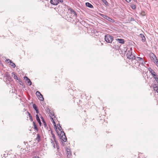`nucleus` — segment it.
Instances as JSON below:
<instances>
[{
    "label": "nucleus",
    "instance_id": "dca6fc26",
    "mask_svg": "<svg viewBox=\"0 0 158 158\" xmlns=\"http://www.w3.org/2000/svg\"><path fill=\"white\" fill-rule=\"evenodd\" d=\"M139 36L142 38V41L143 42H144L146 40L145 38L144 35L142 34H140L139 35Z\"/></svg>",
    "mask_w": 158,
    "mask_h": 158
},
{
    "label": "nucleus",
    "instance_id": "9d476101",
    "mask_svg": "<svg viewBox=\"0 0 158 158\" xmlns=\"http://www.w3.org/2000/svg\"><path fill=\"white\" fill-rule=\"evenodd\" d=\"M51 143H52V145H53V147L55 148V144L54 143V141L55 142L56 146V148L58 149L59 148V146L58 145V144L57 143V142L56 139H53V140L52 139H51Z\"/></svg>",
    "mask_w": 158,
    "mask_h": 158
},
{
    "label": "nucleus",
    "instance_id": "e433bc0d",
    "mask_svg": "<svg viewBox=\"0 0 158 158\" xmlns=\"http://www.w3.org/2000/svg\"><path fill=\"white\" fill-rule=\"evenodd\" d=\"M41 118L42 119V122H43V123H45V122L44 119V118L42 116L41 117Z\"/></svg>",
    "mask_w": 158,
    "mask_h": 158
},
{
    "label": "nucleus",
    "instance_id": "bb28decb",
    "mask_svg": "<svg viewBox=\"0 0 158 158\" xmlns=\"http://www.w3.org/2000/svg\"><path fill=\"white\" fill-rule=\"evenodd\" d=\"M150 57L151 59H152L153 57H154L155 58H156V56L153 53H151L150 54Z\"/></svg>",
    "mask_w": 158,
    "mask_h": 158
},
{
    "label": "nucleus",
    "instance_id": "1a4fd4ad",
    "mask_svg": "<svg viewBox=\"0 0 158 158\" xmlns=\"http://www.w3.org/2000/svg\"><path fill=\"white\" fill-rule=\"evenodd\" d=\"M51 143H52V145H53V147L55 148V144L54 143V141L55 142L56 146V148L58 149L59 148V146L58 145V144L57 143V142L56 139H53V140L52 139H51Z\"/></svg>",
    "mask_w": 158,
    "mask_h": 158
},
{
    "label": "nucleus",
    "instance_id": "5701e85b",
    "mask_svg": "<svg viewBox=\"0 0 158 158\" xmlns=\"http://www.w3.org/2000/svg\"><path fill=\"white\" fill-rule=\"evenodd\" d=\"M10 64L12 67L13 68H15L16 65L11 60V62H10Z\"/></svg>",
    "mask_w": 158,
    "mask_h": 158
},
{
    "label": "nucleus",
    "instance_id": "a18cd8bd",
    "mask_svg": "<svg viewBox=\"0 0 158 158\" xmlns=\"http://www.w3.org/2000/svg\"><path fill=\"white\" fill-rule=\"evenodd\" d=\"M134 0V1H136V0Z\"/></svg>",
    "mask_w": 158,
    "mask_h": 158
},
{
    "label": "nucleus",
    "instance_id": "c9c22d12",
    "mask_svg": "<svg viewBox=\"0 0 158 158\" xmlns=\"http://www.w3.org/2000/svg\"><path fill=\"white\" fill-rule=\"evenodd\" d=\"M141 15L143 16H145L146 15L145 12L144 11H143L141 12Z\"/></svg>",
    "mask_w": 158,
    "mask_h": 158
},
{
    "label": "nucleus",
    "instance_id": "a211bd4d",
    "mask_svg": "<svg viewBox=\"0 0 158 158\" xmlns=\"http://www.w3.org/2000/svg\"><path fill=\"white\" fill-rule=\"evenodd\" d=\"M139 63L140 64V65L141 64L142 65H144L145 64V63L144 62L142 58L141 60L139 62Z\"/></svg>",
    "mask_w": 158,
    "mask_h": 158
},
{
    "label": "nucleus",
    "instance_id": "9b49d317",
    "mask_svg": "<svg viewBox=\"0 0 158 158\" xmlns=\"http://www.w3.org/2000/svg\"><path fill=\"white\" fill-rule=\"evenodd\" d=\"M50 3L52 4L56 5L58 3V0H50Z\"/></svg>",
    "mask_w": 158,
    "mask_h": 158
},
{
    "label": "nucleus",
    "instance_id": "39448f33",
    "mask_svg": "<svg viewBox=\"0 0 158 158\" xmlns=\"http://www.w3.org/2000/svg\"><path fill=\"white\" fill-rule=\"evenodd\" d=\"M149 70L151 73L152 76H153L154 78L156 81L157 83L158 84V76L156 74V73L151 68L149 69Z\"/></svg>",
    "mask_w": 158,
    "mask_h": 158
},
{
    "label": "nucleus",
    "instance_id": "37998d69",
    "mask_svg": "<svg viewBox=\"0 0 158 158\" xmlns=\"http://www.w3.org/2000/svg\"><path fill=\"white\" fill-rule=\"evenodd\" d=\"M126 1L128 2H131V0H126Z\"/></svg>",
    "mask_w": 158,
    "mask_h": 158
},
{
    "label": "nucleus",
    "instance_id": "7ed1b4c3",
    "mask_svg": "<svg viewBox=\"0 0 158 158\" xmlns=\"http://www.w3.org/2000/svg\"><path fill=\"white\" fill-rule=\"evenodd\" d=\"M142 58L139 57H136L135 59V61H134V62L133 64H131V65L135 66L136 68L138 67L140 65V64L139 62L141 60Z\"/></svg>",
    "mask_w": 158,
    "mask_h": 158
},
{
    "label": "nucleus",
    "instance_id": "0eeeda50",
    "mask_svg": "<svg viewBox=\"0 0 158 158\" xmlns=\"http://www.w3.org/2000/svg\"><path fill=\"white\" fill-rule=\"evenodd\" d=\"M4 77H6L5 80L6 81H8L9 82L11 81H12V78L10 75L9 73L6 72L4 74Z\"/></svg>",
    "mask_w": 158,
    "mask_h": 158
},
{
    "label": "nucleus",
    "instance_id": "49530a36",
    "mask_svg": "<svg viewBox=\"0 0 158 158\" xmlns=\"http://www.w3.org/2000/svg\"><path fill=\"white\" fill-rule=\"evenodd\" d=\"M14 76V75H13V76Z\"/></svg>",
    "mask_w": 158,
    "mask_h": 158
},
{
    "label": "nucleus",
    "instance_id": "f03ea898",
    "mask_svg": "<svg viewBox=\"0 0 158 158\" xmlns=\"http://www.w3.org/2000/svg\"><path fill=\"white\" fill-rule=\"evenodd\" d=\"M69 10L70 12L69 15V16L70 18L73 19V21H74V20L76 19L77 14L76 12L72 9H69Z\"/></svg>",
    "mask_w": 158,
    "mask_h": 158
},
{
    "label": "nucleus",
    "instance_id": "c85d7f7f",
    "mask_svg": "<svg viewBox=\"0 0 158 158\" xmlns=\"http://www.w3.org/2000/svg\"><path fill=\"white\" fill-rule=\"evenodd\" d=\"M107 6L108 5V3L106 0H101Z\"/></svg>",
    "mask_w": 158,
    "mask_h": 158
},
{
    "label": "nucleus",
    "instance_id": "2eb2a0df",
    "mask_svg": "<svg viewBox=\"0 0 158 158\" xmlns=\"http://www.w3.org/2000/svg\"><path fill=\"white\" fill-rule=\"evenodd\" d=\"M36 117L37 121L39 123L40 125V126L41 124V123L40 118L37 114L36 115Z\"/></svg>",
    "mask_w": 158,
    "mask_h": 158
},
{
    "label": "nucleus",
    "instance_id": "f3484780",
    "mask_svg": "<svg viewBox=\"0 0 158 158\" xmlns=\"http://www.w3.org/2000/svg\"><path fill=\"white\" fill-rule=\"evenodd\" d=\"M85 5L86 6L90 8H93V6L89 2H86Z\"/></svg>",
    "mask_w": 158,
    "mask_h": 158
},
{
    "label": "nucleus",
    "instance_id": "de8ad7c7",
    "mask_svg": "<svg viewBox=\"0 0 158 158\" xmlns=\"http://www.w3.org/2000/svg\"><path fill=\"white\" fill-rule=\"evenodd\" d=\"M0 62H1V61H0Z\"/></svg>",
    "mask_w": 158,
    "mask_h": 158
},
{
    "label": "nucleus",
    "instance_id": "ddd939ff",
    "mask_svg": "<svg viewBox=\"0 0 158 158\" xmlns=\"http://www.w3.org/2000/svg\"><path fill=\"white\" fill-rule=\"evenodd\" d=\"M116 40L119 43L123 44L124 43V40L123 39L117 38Z\"/></svg>",
    "mask_w": 158,
    "mask_h": 158
},
{
    "label": "nucleus",
    "instance_id": "aec40b11",
    "mask_svg": "<svg viewBox=\"0 0 158 158\" xmlns=\"http://www.w3.org/2000/svg\"><path fill=\"white\" fill-rule=\"evenodd\" d=\"M37 97L41 101H43L44 100V98L42 94L38 96V97Z\"/></svg>",
    "mask_w": 158,
    "mask_h": 158
},
{
    "label": "nucleus",
    "instance_id": "a878e982",
    "mask_svg": "<svg viewBox=\"0 0 158 158\" xmlns=\"http://www.w3.org/2000/svg\"><path fill=\"white\" fill-rule=\"evenodd\" d=\"M49 114H50V116H53L54 115V113L52 112V111L51 110H49Z\"/></svg>",
    "mask_w": 158,
    "mask_h": 158
},
{
    "label": "nucleus",
    "instance_id": "6ab92c4d",
    "mask_svg": "<svg viewBox=\"0 0 158 158\" xmlns=\"http://www.w3.org/2000/svg\"><path fill=\"white\" fill-rule=\"evenodd\" d=\"M12 76H13V75H14V78L15 79H16V80H18L20 82L21 81H20V80L19 79H18L17 76L15 75V73L14 72H13L12 73Z\"/></svg>",
    "mask_w": 158,
    "mask_h": 158
},
{
    "label": "nucleus",
    "instance_id": "58836bf2",
    "mask_svg": "<svg viewBox=\"0 0 158 158\" xmlns=\"http://www.w3.org/2000/svg\"><path fill=\"white\" fill-rule=\"evenodd\" d=\"M35 110L36 111V113L38 114L39 113V110L38 109H37L36 110Z\"/></svg>",
    "mask_w": 158,
    "mask_h": 158
},
{
    "label": "nucleus",
    "instance_id": "4c0bfd02",
    "mask_svg": "<svg viewBox=\"0 0 158 158\" xmlns=\"http://www.w3.org/2000/svg\"><path fill=\"white\" fill-rule=\"evenodd\" d=\"M6 61L8 63H10V62H11V60L9 59H7L6 60Z\"/></svg>",
    "mask_w": 158,
    "mask_h": 158
},
{
    "label": "nucleus",
    "instance_id": "f8f14e48",
    "mask_svg": "<svg viewBox=\"0 0 158 158\" xmlns=\"http://www.w3.org/2000/svg\"><path fill=\"white\" fill-rule=\"evenodd\" d=\"M24 79H25V80L27 81V83L29 85H31V82L30 80L27 77H24Z\"/></svg>",
    "mask_w": 158,
    "mask_h": 158
},
{
    "label": "nucleus",
    "instance_id": "79ce46f5",
    "mask_svg": "<svg viewBox=\"0 0 158 158\" xmlns=\"http://www.w3.org/2000/svg\"><path fill=\"white\" fill-rule=\"evenodd\" d=\"M155 64H156V66L158 67V61H156V63Z\"/></svg>",
    "mask_w": 158,
    "mask_h": 158
},
{
    "label": "nucleus",
    "instance_id": "cd10ccee",
    "mask_svg": "<svg viewBox=\"0 0 158 158\" xmlns=\"http://www.w3.org/2000/svg\"><path fill=\"white\" fill-rule=\"evenodd\" d=\"M67 153H68V155H67V156H71V152L70 151V150L69 149H67Z\"/></svg>",
    "mask_w": 158,
    "mask_h": 158
},
{
    "label": "nucleus",
    "instance_id": "4468645a",
    "mask_svg": "<svg viewBox=\"0 0 158 158\" xmlns=\"http://www.w3.org/2000/svg\"><path fill=\"white\" fill-rule=\"evenodd\" d=\"M153 88L154 90L156 91L157 93H158V84H155L153 85Z\"/></svg>",
    "mask_w": 158,
    "mask_h": 158
},
{
    "label": "nucleus",
    "instance_id": "4be33fe9",
    "mask_svg": "<svg viewBox=\"0 0 158 158\" xmlns=\"http://www.w3.org/2000/svg\"><path fill=\"white\" fill-rule=\"evenodd\" d=\"M36 139L37 140L38 142H39L40 141V136L39 134L37 135Z\"/></svg>",
    "mask_w": 158,
    "mask_h": 158
},
{
    "label": "nucleus",
    "instance_id": "473e14b6",
    "mask_svg": "<svg viewBox=\"0 0 158 158\" xmlns=\"http://www.w3.org/2000/svg\"><path fill=\"white\" fill-rule=\"evenodd\" d=\"M51 134H52V137L53 138V139H56L54 134L53 133H52V132Z\"/></svg>",
    "mask_w": 158,
    "mask_h": 158
},
{
    "label": "nucleus",
    "instance_id": "f704fd0d",
    "mask_svg": "<svg viewBox=\"0 0 158 158\" xmlns=\"http://www.w3.org/2000/svg\"><path fill=\"white\" fill-rule=\"evenodd\" d=\"M58 125L59 126V127H58V129L60 131H61V129H62V127L60 126V124H58ZM57 126H58V124L57 125Z\"/></svg>",
    "mask_w": 158,
    "mask_h": 158
},
{
    "label": "nucleus",
    "instance_id": "7c9ffc66",
    "mask_svg": "<svg viewBox=\"0 0 158 158\" xmlns=\"http://www.w3.org/2000/svg\"><path fill=\"white\" fill-rule=\"evenodd\" d=\"M41 94L38 91H36V95L37 96V97H38V96L40 95Z\"/></svg>",
    "mask_w": 158,
    "mask_h": 158
},
{
    "label": "nucleus",
    "instance_id": "2f4dec72",
    "mask_svg": "<svg viewBox=\"0 0 158 158\" xmlns=\"http://www.w3.org/2000/svg\"><path fill=\"white\" fill-rule=\"evenodd\" d=\"M131 7L132 8V9L133 10H135L136 9V6L135 5L133 4L131 6Z\"/></svg>",
    "mask_w": 158,
    "mask_h": 158
},
{
    "label": "nucleus",
    "instance_id": "a19ab883",
    "mask_svg": "<svg viewBox=\"0 0 158 158\" xmlns=\"http://www.w3.org/2000/svg\"><path fill=\"white\" fill-rule=\"evenodd\" d=\"M43 124H44V125L45 127H47V125H46V122L44 123H43Z\"/></svg>",
    "mask_w": 158,
    "mask_h": 158
},
{
    "label": "nucleus",
    "instance_id": "f257e3e1",
    "mask_svg": "<svg viewBox=\"0 0 158 158\" xmlns=\"http://www.w3.org/2000/svg\"><path fill=\"white\" fill-rule=\"evenodd\" d=\"M132 48H131L130 50H127V58L129 59L128 61L130 63V64L131 65L134 62V61H135V59L136 56L134 53H132Z\"/></svg>",
    "mask_w": 158,
    "mask_h": 158
},
{
    "label": "nucleus",
    "instance_id": "20e7f679",
    "mask_svg": "<svg viewBox=\"0 0 158 158\" xmlns=\"http://www.w3.org/2000/svg\"><path fill=\"white\" fill-rule=\"evenodd\" d=\"M105 40L106 42L111 43L113 40V37L111 35L107 34L105 36Z\"/></svg>",
    "mask_w": 158,
    "mask_h": 158
},
{
    "label": "nucleus",
    "instance_id": "393cba45",
    "mask_svg": "<svg viewBox=\"0 0 158 158\" xmlns=\"http://www.w3.org/2000/svg\"><path fill=\"white\" fill-rule=\"evenodd\" d=\"M27 113L28 114V116L29 118V119L31 122H32L33 121V118H32V116H31V114L29 112H27Z\"/></svg>",
    "mask_w": 158,
    "mask_h": 158
},
{
    "label": "nucleus",
    "instance_id": "423d86ee",
    "mask_svg": "<svg viewBox=\"0 0 158 158\" xmlns=\"http://www.w3.org/2000/svg\"><path fill=\"white\" fill-rule=\"evenodd\" d=\"M60 135L61 137L60 139H61V141L62 140L63 142H66L67 141V139L64 131H61Z\"/></svg>",
    "mask_w": 158,
    "mask_h": 158
},
{
    "label": "nucleus",
    "instance_id": "c03bdc74",
    "mask_svg": "<svg viewBox=\"0 0 158 158\" xmlns=\"http://www.w3.org/2000/svg\"><path fill=\"white\" fill-rule=\"evenodd\" d=\"M156 58H155V57H152V59H151V60H153L154 59H155Z\"/></svg>",
    "mask_w": 158,
    "mask_h": 158
},
{
    "label": "nucleus",
    "instance_id": "412c9836",
    "mask_svg": "<svg viewBox=\"0 0 158 158\" xmlns=\"http://www.w3.org/2000/svg\"><path fill=\"white\" fill-rule=\"evenodd\" d=\"M50 118L51 119V121L52 122V123L54 125V127L56 128V129H57V127L56 125V123L54 121V120H53V118L52 117Z\"/></svg>",
    "mask_w": 158,
    "mask_h": 158
},
{
    "label": "nucleus",
    "instance_id": "b1692460",
    "mask_svg": "<svg viewBox=\"0 0 158 158\" xmlns=\"http://www.w3.org/2000/svg\"><path fill=\"white\" fill-rule=\"evenodd\" d=\"M33 123V126H34V129H35L37 131H38V129L37 128V126H36V125L35 122L34 121Z\"/></svg>",
    "mask_w": 158,
    "mask_h": 158
},
{
    "label": "nucleus",
    "instance_id": "ea45409f",
    "mask_svg": "<svg viewBox=\"0 0 158 158\" xmlns=\"http://www.w3.org/2000/svg\"><path fill=\"white\" fill-rule=\"evenodd\" d=\"M58 3L59 2H63V0H58Z\"/></svg>",
    "mask_w": 158,
    "mask_h": 158
},
{
    "label": "nucleus",
    "instance_id": "6e6552de",
    "mask_svg": "<svg viewBox=\"0 0 158 158\" xmlns=\"http://www.w3.org/2000/svg\"><path fill=\"white\" fill-rule=\"evenodd\" d=\"M101 16L110 22L112 23L114 22V19H111L107 15H106L103 14H101Z\"/></svg>",
    "mask_w": 158,
    "mask_h": 158
},
{
    "label": "nucleus",
    "instance_id": "c756f323",
    "mask_svg": "<svg viewBox=\"0 0 158 158\" xmlns=\"http://www.w3.org/2000/svg\"><path fill=\"white\" fill-rule=\"evenodd\" d=\"M33 108L35 110L38 109L36 105L35 104H34L33 105Z\"/></svg>",
    "mask_w": 158,
    "mask_h": 158
},
{
    "label": "nucleus",
    "instance_id": "72a5a7b5",
    "mask_svg": "<svg viewBox=\"0 0 158 158\" xmlns=\"http://www.w3.org/2000/svg\"><path fill=\"white\" fill-rule=\"evenodd\" d=\"M156 58L154 59L153 60V61L155 63H156V61H158V60L156 58Z\"/></svg>",
    "mask_w": 158,
    "mask_h": 158
}]
</instances>
